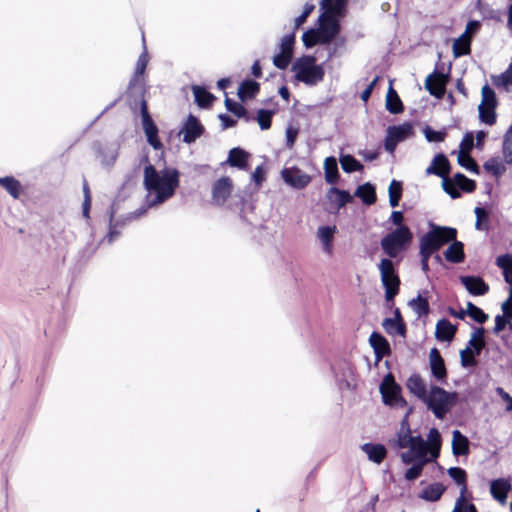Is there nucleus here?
I'll return each instance as SVG.
<instances>
[{
    "instance_id": "nucleus-17",
    "label": "nucleus",
    "mask_w": 512,
    "mask_h": 512,
    "mask_svg": "<svg viewBox=\"0 0 512 512\" xmlns=\"http://www.w3.org/2000/svg\"><path fill=\"white\" fill-rule=\"evenodd\" d=\"M429 361L432 376L438 382L445 384L447 382V369L444 359L436 347L430 350Z\"/></svg>"
},
{
    "instance_id": "nucleus-18",
    "label": "nucleus",
    "mask_w": 512,
    "mask_h": 512,
    "mask_svg": "<svg viewBox=\"0 0 512 512\" xmlns=\"http://www.w3.org/2000/svg\"><path fill=\"white\" fill-rule=\"evenodd\" d=\"M461 283L474 296H483L489 291V285L479 276H461Z\"/></svg>"
},
{
    "instance_id": "nucleus-43",
    "label": "nucleus",
    "mask_w": 512,
    "mask_h": 512,
    "mask_svg": "<svg viewBox=\"0 0 512 512\" xmlns=\"http://www.w3.org/2000/svg\"><path fill=\"white\" fill-rule=\"evenodd\" d=\"M0 185L14 198L17 199L21 193L20 182L13 176L0 177Z\"/></svg>"
},
{
    "instance_id": "nucleus-53",
    "label": "nucleus",
    "mask_w": 512,
    "mask_h": 512,
    "mask_svg": "<svg viewBox=\"0 0 512 512\" xmlns=\"http://www.w3.org/2000/svg\"><path fill=\"white\" fill-rule=\"evenodd\" d=\"M457 160H458V164L461 167L467 169L468 171H470L472 173H475V174H479L480 173V169H479L478 164L470 156V154L459 153Z\"/></svg>"
},
{
    "instance_id": "nucleus-63",
    "label": "nucleus",
    "mask_w": 512,
    "mask_h": 512,
    "mask_svg": "<svg viewBox=\"0 0 512 512\" xmlns=\"http://www.w3.org/2000/svg\"><path fill=\"white\" fill-rule=\"evenodd\" d=\"M315 6L311 3H306L303 7V12L295 18L294 31H296L308 18V16L312 13Z\"/></svg>"
},
{
    "instance_id": "nucleus-35",
    "label": "nucleus",
    "mask_w": 512,
    "mask_h": 512,
    "mask_svg": "<svg viewBox=\"0 0 512 512\" xmlns=\"http://www.w3.org/2000/svg\"><path fill=\"white\" fill-rule=\"evenodd\" d=\"M492 83L497 88H503L506 92H512V63L499 75L491 76Z\"/></svg>"
},
{
    "instance_id": "nucleus-40",
    "label": "nucleus",
    "mask_w": 512,
    "mask_h": 512,
    "mask_svg": "<svg viewBox=\"0 0 512 512\" xmlns=\"http://www.w3.org/2000/svg\"><path fill=\"white\" fill-rule=\"evenodd\" d=\"M386 109L391 114H399L404 110L403 103L392 86L389 87L386 95Z\"/></svg>"
},
{
    "instance_id": "nucleus-32",
    "label": "nucleus",
    "mask_w": 512,
    "mask_h": 512,
    "mask_svg": "<svg viewBox=\"0 0 512 512\" xmlns=\"http://www.w3.org/2000/svg\"><path fill=\"white\" fill-rule=\"evenodd\" d=\"M260 90V84L255 80L246 79L244 80L238 89V97L241 101L254 98Z\"/></svg>"
},
{
    "instance_id": "nucleus-1",
    "label": "nucleus",
    "mask_w": 512,
    "mask_h": 512,
    "mask_svg": "<svg viewBox=\"0 0 512 512\" xmlns=\"http://www.w3.org/2000/svg\"><path fill=\"white\" fill-rule=\"evenodd\" d=\"M180 173L175 168H165L160 172L148 164L144 169V187L148 191L147 207H154L171 198L179 186Z\"/></svg>"
},
{
    "instance_id": "nucleus-50",
    "label": "nucleus",
    "mask_w": 512,
    "mask_h": 512,
    "mask_svg": "<svg viewBox=\"0 0 512 512\" xmlns=\"http://www.w3.org/2000/svg\"><path fill=\"white\" fill-rule=\"evenodd\" d=\"M428 441L431 445V458L436 459L440 453L441 435L436 428H431L428 433Z\"/></svg>"
},
{
    "instance_id": "nucleus-3",
    "label": "nucleus",
    "mask_w": 512,
    "mask_h": 512,
    "mask_svg": "<svg viewBox=\"0 0 512 512\" xmlns=\"http://www.w3.org/2000/svg\"><path fill=\"white\" fill-rule=\"evenodd\" d=\"M294 77L298 82L307 86H315L322 82L325 70L322 65L316 64V58L312 55H303L297 58L291 67Z\"/></svg>"
},
{
    "instance_id": "nucleus-12",
    "label": "nucleus",
    "mask_w": 512,
    "mask_h": 512,
    "mask_svg": "<svg viewBox=\"0 0 512 512\" xmlns=\"http://www.w3.org/2000/svg\"><path fill=\"white\" fill-rule=\"evenodd\" d=\"M448 79L449 74H444L443 72L435 69L433 73L427 76L425 80V88L430 95L440 99L445 94Z\"/></svg>"
},
{
    "instance_id": "nucleus-58",
    "label": "nucleus",
    "mask_w": 512,
    "mask_h": 512,
    "mask_svg": "<svg viewBox=\"0 0 512 512\" xmlns=\"http://www.w3.org/2000/svg\"><path fill=\"white\" fill-rule=\"evenodd\" d=\"M496 108L491 107H478L479 119L487 125H493L496 122Z\"/></svg>"
},
{
    "instance_id": "nucleus-23",
    "label": "nucleus",
    "mask_w": 512,
    "mask_h": 512,
    "mask_svg": "<svg viewBox=\"0 0 512 512\" xmlns=\"http://www.w3.org/2000/svg\"><path fill=\"white\" fill-rule=\"evenodd\" d=\"M511 490V484L508 480L499 478L493 480L490 485V492L494 499L500 503H504L507 499L508 493Z\"/></svg>"
},
{
    "instance_id": "nucleus-64",
    "label": "nucleus",
    "mask_w": 512,
    "mask_h": 512,
    "mask_svg": "<svg viewBox=\"0 0 512 512\" xmlns=\"http://www.w3.org/2000/svg\"><path fill=\"white\" fill-rule=\"evenodd\" d=\"M474 147V136L473 133L467 132L461 143H460V153L469 154V152Z\"/></svg>"
},
{
    "instance_id": "nucleus-52",
    "label": "nucleus",
    "mask_w": 512,
    "mask_h": 512,
    "mask_svg": "<svg viewBox=\"0 0 512 512\" xmlns=\"http://www.w3.org/2000/svg\"><path fill=\"white\" fill-rule=\"evenodd\" d=\"M452 49L455 58L467 55L470 53V41L462 35L455 40Z\"/></svg>"
},
{
    "instance_id": "nucleus-19",
    "label": "nucleus",
    "mask_w": 512,
    "mask_h": 512,
    "mask_svg": "<svg viewBox=\"0 0 512 512\" xmlns=\"http://www.w3.org/2000/svg\"><path fill=\"white\" fill-rule=\"evenodd\" d=\"M369 343L374 350L376 362H379L384 356L391 353L388 340L378 332L371 333Z\"/></svg>"
},
{
    "instance_id": "nucleus-61",
    "label": "nucleus",
    "mask_w": 512,
    "mask_h": 512,
    "mask_svg": "<svg viewBox=\"0 0 512 512\" xmlns=\"http://www.w3.org/2000/svg\"><path fill=\"white\" fill-rule=\"evenodd\" d=\"M294 44H295V31L291 32L290 34H287L282 37L281 43H280V51L284 53H288L293 56V50H294Z\"/></svg>"
},
{
    "instance_id": "nucleus-57",
    "label": "nucleus",
    "mask_w": 512,
    "mask_h": 512,
    "mask_svg": "<svg viewBox=\"0 0 512 512\" xmlns=\"http://www.w3.org/2000/svg\"><path fill=\"white\" fill-rule=\"evenodd\" d=\"M224 104H225L226 109L229 112L233 113L238 118L245 117L247 114V110L242 104H240L228 97L225 98Z\"/></svg>"
},
{
    "instance_id": "nucleus-34",
    "label": "nucleus",
    "mask_w": 512,
    "mask_h": 512,
    "mask_svg": "<svg viewBox=\"0 0 512 512\" xmlns=\"http://www.w3.org/2000/svg\"><path fill=\"white\" fill-rule=\"evenodd\" d=\"M195 102L200 108H209L215 100V96L208 92L204 87L194 85L192 87Z\"/></svg>"
},
{
    "instance_id": "nucleus-13",
    "label": "nucleus",
    "mask_w": 512,
    "mask_h": 512,
    "mask_svg": "<svg viewBox=\"0 0 512 512\" xmlns=\"http://www.w3.org/2000/svg\"><path fill=\"white\" fill-rule=\"evenodd\" d=\"M204 131L205 128L199 119L193 114H189L183 123L180 133H183V142L191 144L201 137Z\"/></svg>"
},
{
    "instance_id": "nucleus-26",
    "label": "nucleus",
    "mask_w": 512,
    "mask_h": 512,
    "mask_svg": "<svg viewBox=\"0 0 512 512\" xmlns=\"http://www.w3.org/2000/svg\"><path fill=\"white\" fill-rule=\"evenodd\" d=\"M335 231V226H320L317 231V236L322 243L323 251L328 255H331L333 252V239Z\"/></svg>"
},
{
    "instance_id": "nucleus-30",
    "label": "nucleus",
    "mask_w": 512,
    "mask_h": 512,
    "mask_svg": "<svg viewBox=\"0 0 512 512\" xmlns=\"http://www.w3.org/2000/svg\"><path fill=\"white\" fill-rule=\"evenodd\" d=\"M409 391L414 394L420 400H424L427 395L426 384L424 383L421 376L417 373L412 374L406 383Z\"/></svg>"
},
{
    "instance_id": "nucleus-48",
    "label": "nucleus",
    "mask_w": 512,
    "mask_h": 512,
    "mask_svg": "<svg viewBox=\"0 0 512 512\" xmlns=\"http://www.w3.org/2000/svg\"><path fill=\"white\" fill-rule=\"evenodd\" d=\"M481 94H482V101L478 107H484V106L491 107V108L497 107L498 102H497L496 94H495L494 90L488 84H485L482 87Z\"/></svg>"
},
{
    "instance_id": "nucleus-60",
    "label": "nucleus",
    "mask_w": 512,
    "mask_h": 512,
    "mask_svg": "<svg viewBox=\"0 0 512 512\" xmlns=\"http://www.w3.org/2000/svg\"><path fill=\"white\" fill-rule=\"evenodd\" d=\"M449 476L461 487L467 486V474L466 471L460 467H451L448 469Z\"/></svg>"
},
{
    "instance_id": "nucleus-15",
    "label": "nucleus",
    "mask_w": 512,
    "mask_h": 512,
    "mask_svg": "<svg viewBox=\"0 0 512 512\" xmlns=\"http://www.w3.org/2000/svg\"><path fill=\"white\" fill-rule=\"evenodd\" d=\"M233 190V183L229 177H221L212 186V202L218 206L223 205Z\"/></svg>"
},
{
    "instance_id": "nucleus-51",
    "label": "nucleus",
    "mask_w": 512,
    "mask_h": 512,
    "mask_svg": "<svg viewBox=\"0 0 512 512\" xmlns=\"http://www.w3.org/2000/svg\"><path fill=\"white\" fill-rule=\"evenodd\" d=\"M147 64H148V53L146 51V48H144V51L140 54V56L138 57V60L136 62L134 75L130 80L129 86H132L134 84V82L137 80V78L140 75L144 74Z\"/></svg>"
},
{
    "instance_id": "nucleus-11",
    "label": "nucleus",
    "mask_w": 512,
    "mask_h": 512,
    "mask_svg": "<svg viewBox=\"0 0 512 512\" xmlns=\"http://www.w3.org/2000/svg\"><path fill=\"white\" fill-rule=\"evenodd\" d=\"M281 176L287 185L297 190L304 189L311 182L310 175L296 166L291 168H284L281 171Z\"/></svg>"
},
{
    "instance_id": "nucleus-28",
    "label": "nucleus",
    "mask_w": 512,
    "mask_h": 512,
    "mask_svg": "<svg viewBox=\"0 0 512 512\" xmlns=\"http://www.w3.org/2000/svg\"><path fill=\"white\" fill-rule=\"evenodd\" d=\"M329 201L336 205L337 209L345 207L352 201V196L347 190H341L337 187H331L327 192Z\"/></svg>"
},
{
    "instance_id": "nucleus-20",
    "label": "nucleus",
    "mask_w": 512,
    "mask_h": 512,
    "mask_svg": "<svg viewBox=\"0 0 512 512\" xmlns=\"http://www.w3.org/2000/svg\"><path fill=\"white\" fill-rule=\"evenodd\" d=\"M428 232L435 234L434 240L439 244V248L455 240L457 237V230L455 228L438 226L433 223H430V230Z\"/></svg>"
},
{
    "instance_id": "nucleus-39",
    "label": "nucleus",
    "mask_w": 512,
    "mask_h": 512,
    "mask_svg": "<svg viewBox=\"0 0 512 512\" xmlns=\"http://www.w3.org/2000/svg\"><path fill=\"white\" fill-rule=\"evenodd\" d=\"M382 326L386 333L391 336H402L405 337L407 332V327L404 321H397L391 318H385L382 322Z\"/></svg>"
},
{
    "instance_id": "nucleus-38",
    "label": "nucleus",
    "mask_w": 512,
    "mask_h": 512,
    "mask_svg": "<svg viewBox=\"0 0 512 512\" xmlns=\"http://www.w3.org/2000/svg\"><path fill=\"white\" fill-rule=\"evenodd\" d=\"M325 181L329 184H336L339 180V171L336 158L327 157L324 161Z\"/></svg>"
},
{
    "instance_id": "nucleus-4",
    "label": "nucleus",
    "mask_w": 512,
    "mask_h": 512,
    "mask_svg": "<svg viewBox=\"0 0 512 512\" xmlns=\"http://www.w3.org/2000/svg\"><path fill=\"white\" fill-rule=\"evenodd\" d=\"M458 394L448 392L439 386H431L423 402L437 419H443L457 402Z\"/></svg>"
},
{
    "instance_id": "nucleus-31",
    "label": "nucleus",
    "mask_w": 512,
    "mask_h": 512,
    "mask_svg": "<svg viewBox=\"0 0 512 512\" xmlns=\"http://www.w3.org/2000/svg\"><path fill=\"white\" fill-rule=\"evenodd\" d=\"M452 452L455 456L469 454V440L459 430L453 431Z\"/></svg>"
},
{
    "instance_id": "nucleus-25",
    "label": "nucleus",
    "mask_w": 512,
    "mask_h": 512,
    "mask_svg": "<svg viewBox=\"0 0 512 512\" xmlns=\"http://www.w3.org/2000/svg\"><path fill=\"white\" fill-rule=\"evenodd\" d=\"M368 459L376 464H380L387 455V449L383 444L365 443L361 446Z\"/></svg>"
},
{
    "instance_id": "nucleus-49",
    "label": "nucleus",
    "mask_w": 512,
    "mask_h": 512,
    "mask_svg": "<svg viewBox=\"0 0 512 512\" xmlns=\"http://www.w3.org/2000/svg\"><path fill=\"white\" fill-rule=\"evenodd\" d=\"M466 314L479 324H484L489 318L488 314L472 302H467Z\"/></svg>"
},
{
    "instance_id": "nucleus-33",
    "label": "nucleus",
    "mask_w": 512,
    "mask_h": 512,
    "mask_svg": "<svg viewBox=\"0 0 512 512\" xmlns=\"http://www.w3.org/2000/svg\"><path fill=\"white\" fill-rule=\"evenodd\" d=\"M354 195L360 198L365 205H372L377 200L375 186L369 182L360 185Z\"/></svg>"
},
{
    "instance_id": "nucleus-46",
    "label": "nucleus",
    "mask_w": 512,
    "mask_h": 512,
    "mask_svg": "<svg viewBox=\"0 0 512 512\" xmlns=\"http://www.w3.org/2000/svg\"><path fill=\"white\" fill-rule=\"evenodd\" d=\"M452 181L462 191L471 193L476 189V183L474 180L467 178L463 173H456Z\"/></svg>"
},
{
    "instance_id": "nucleus-22",
    "label": "nucleus",
    "mask_w": 512,
    "mask_h": 512,
    "mask_svg": "<svg viewBox=\"0 0 512 512\" xmlns=\"http://www.w3.org/2000/svg\"><path fill=\"white\" fill-rule=\"evenodd\" d=\"M457 331V326L453 325L448 319L442 318L436 324L435 337L439 341H451Z\"/></svg>"
},
{
    "instance_id": "nucleus-44",
    "label": "nucleus",
    "mask_w": 512,
    "mask_h": 512,
    "mask_svg": "<svg viewBox=\"0 0 512 512\" xmlns=\"http://www.w3.org/2000/svg\"><path fill=\"white\" fill-rule=\"evenodd\" d=\"M340 164L346 173L361 171L363 165L354 156L345 154L340 156Z\"/></svg>"
},
{
    "instance_id": "nucleus-45",
    "label": "nucleus",
    "mask_w": 512,
    "mask_h": 512,
    "mask_svg": "<svg viewBox=\"0 0 512 512\" xmlns=\"http://www.w3.org/2000/svg\"><path fill=\"white\" fill-rule=\"evenodd\" d=\"M402 182L393 179L389 185L388 194H389V204L391 207L395 208L399 205L400 199L402 197Z\"/></svg>"
},
{
    "instance_id": "nucleus-47",
    "label": "nucleus",
    "mask_w": 512,
    "mask_h": 512,
    "mask_svg": "<svg viewBox=\"0 0 512 512\" xmlns=\"http://www.w3.org/2000/svg\"><path fill=\"white\" fill-rule=\"evenodd\" d=\"M409 305L412 307L418 317L427 316L430 312V306L427 298H424L421 295H418L417 298L412 299L409 302Z\"/></svg>"
},
{
    "instance_id": "nucleus-6",
    "label": "nucleus",
    "mask_w": 512,
    "mask_h": 512,
    "mask_svg": "<svg viewBox=\"0 0 512 512\" xmlns=\"http://www.w3.org/2000/svg\"><path fill=\"white\" fill-rule=\"evenodd\" d=\"M413 234L406 225H400L381 239V248L390 258H395L411 243Z\"/></svg>"
},
{
    "instance_id": "nucleus-42",
    "label": "nucleus",
    "mask_w": 512,
    "mask_h": 512,
    "mask_svg": "<svg viewBox=\"0 0 512 512\" xmlns=\"http://www.w3.org/2000/svg\"><path fill=\"white\" fill-rule=\"evenodd\" d=\"M346 43H347V40L344 36H341V37L336 36L334 38V40H332V42H330L329 44H325L326 50L328 52L327 59L331 60L334 57L341 56L342 53L346 49Z\"/></svg>"
},
{
    "instance_id": "nucleus-21",
    "label": "nucleus",
    "mask_w": 512,
    "mask_h": 512,
    "mask_svg": "<svg viewBox=\"0 0 512 512\" xmlns=\"http://www.w3.org/2000/svg\"><path fill=\"white\" fill-rule=\"evenodd\" d=\"M409 450L403 452L401 454V461L404 464L416 463L420 460H425L427 458V443H422L419 445H413L408 447Z\"/></svg>"
},
{
    "instance_id": "nucleus-36",
    "label": "nucleus",
    "mask_w": 512,
    "mask_h": 512,
    "mask_svg": "<svg viewBox=\"0 0 512 512\" xmlns=\"http://www.w3.org/2000/svg\"><path fill=\"white\" fill-rule=\"evenodd\" d=\"M434 238L435 234L433 232H427L420 238V255L432 256L440 249Z\"/></svg>"
},
{
    "instance_id": "nucleus-10",
    "label": "nucleus",
    "mask_w": 512,
    "mask_h": 512,
    "mask_svg": "<svg viewBox=\"0 0 512 512\" xmlns=\"http://www.w3.org/2000/svg\"><path fill=\"white\" fill-rule=\"evenodd\" d=\"M411 412H412V409L409 408L408 411L406 412L403 420L401 421L400 430L397 432L396 444H397V447L402 448V449L408 448L413 445H419V444L425 443L422 436H420V435L413 436L411 434V429H410V426L408 423V417Z\"/></svg>"
},
{
    "instance_id": "nucleus-14",
    "label": "nucleus",
    "mask_w": 512,
    "mask_h": 512,
    "mask_svg": "<svg viewBox=\"0 0 512 512\" xmlns=\"http://www.w3.org/2000/svg\"><path fill=\"white\" fill-rule=\"evenodd\" d=\"M485 346L486 343L469 340L466 347L460 351V362L462 367H475L478 364L476 357L482 353Z\"/></svg>"
},
{
    "instance_id": "nucleus-27",
    "label": "nucleus",
    "mask_w": 512,
    "mask_h": 512,
    "mask_svg": "<svg viewBox=\"0 0 512 512\" xmlns=\"http://www.w3.org/2000/svg\"><path fill=\"white\" fill-rule=\"evenodd\" d=\"M249 156V153L242 148L235 147L229 151L227 163L231 167H237L238 169L243 170L247 168Z\"/></svg>"
},
{
    "instance_id": "nucleus-62",
    "label": "nucleus",
    "mask_w": 512,
    "mask_h": 512,
    "mask_svg": "<svg viewBox=\"0 0 512 512\" xmlns=\"http://www.w3.org/2000/svg\"><path fill=\"white\" fill-rule=\"evenodd\" d=\"M292 60V55L284 52H279L273 57V64L281 70H285Z\"/></svg>"
},
{
    "instance_id": "nucleus-9",
    "label": "nucleus",
    "mask_w": 512,
    "mask_h": 512,
    "mask_svg": "<svg viewBox=\"0 0 512 512\" xmlns=\"http://www.w3.org/2000/svg\"><path fill=\"white\" fill-rule=\"evenodd\" d=\"M141 115H142V125L147 137V142L155 149L159 150L163 147L159 137H158V128L156 124L153 122L148 109L146 101H142L141 104Z\"/></svg>"
},
{
    "instance_id": "nucleus-54",
    "label": "nucleus",
    "mask_w": 512,
    "mask_h": 512,
    "mask_svg": "<svg viewBox=\"0 0 512 512\" xmlns=\"http://www.w3.org/2000/svg\"><path fill=\"white\" fill-rule=\"evenodd\" d=\"M429 462V459L420 460L414 463L410 468H408L405 472V479L407 481L416 480L422 473L423 467Z\"/></svg>"
},
{
    "instance_id": "nucleus-2",
    "label": "nucleus",
    "mask_w": 512,
    "mask_h": 512,
    "mask_svg": "<svg viewBox=\"0 0 512 512\" xmlns=\"http://www.w3.org/2000/svg\"><path fill=\"white\" fill-rule=\"evenodd\" d=\"M318 22L319 26L317 28H310L302 35L303 45L306 48L329 44L341 31V24H338L335 20L326 19L320 15Z\"/></svg>"
},
{
    "instance_id": "nucleus-8",
    "label": "nucleus",
    "mask_w": 512,
    "mask_h": 512,
    "mask_svg": "<svg viewBox=\"0 0 512 512\" xmlns=\"http://www.w3.org/2000/svg\"><path fill=\"white\" fill-rule=\"evenodd\" d=\"M380 393L383 403L395 408H403L407 405L401 395V387L395 382L391 373L387 374L380 384Z\"/></svg>"
},
{
    "instance_id": "nucleus-55",
    "label": "nucleus",
    "mask_w": 512,
    "mask_h": 512,
    "mask_svg": "<svg viewBox=\"0 0 512 512\" xmlns=\"http://www.w3.org/2000/svg\"><path fill=\"white\" fill-rule=\"evenodd\" d=\"M483 167L487 172L491 173L495 177L501 176L505 171V166L501 164L497 158L487 160Z\"/></svg>"
},
{
    "instance_id": "nucleus-37",
    "label": "nucleus",
    "mask_w": 512,
    "mask_h": 512,
    "mask_svg": "<svg viewBox=\"0 0 512 512\" xmlns=\"http://www.w3.org/2000/svg\"><path fill=\"white\" fill-rule=\"evenodd\" d=\"M445 491V486L441 483H432L425 487L419 497L426 501L435 502L441 498Z\"/></svg>"
},
{
    "instance_id": "nucleus-16",
    "label": "nucleus",
    "mask_w": 512,
    "mask_h": 512,
    "mask_svg": "<svg viewBox=\"0 0 512 512\" xmlns=\"http://www.w3.org/2000/svg\"><path fill=\"white\" fill-rule=\"evenodd\" d=\"M324 12L321 14L324 18L335 20L338 24L346 17L348 13V0H331L321 6Z\"/></svg>"
},
{
    "instance_id": "nucleus-24",
    "label": "nucleus",
    "mask_w": 512,
    "mask_h": 512,
    "mask_svg": "<svg viewBox=\"0 0 512 512\" xmlns=\"http://www.w3.org/2000/svg\"><path fill=\"white\" fill-rule=\"evenodd\" d=\"M451 242L444 252L445 259L454 264L462 263L465 260L464 244L456 239Z\"/></svg>"
},
{
    "instance_id": "nucleus-7",
    "label": "nucleus",
    "mask_w": 512,
    "mask_h": 512,
    "mask_svg": "<svg viewBox=\"0 0 512 512\" xmlns=\"http://www.w3.org/2000/svg\"><path fill=\"white\" fill-rule=\"evenodd\" d=\"M382 285L385 289V300L393 302L395 296L399 293L400 278L395 270L394 263L389 258H383L379 265Z\"/></svg>"
},
{
    "instance_id": "nucleus-59",
    "label": "nucleus",
    "mask_w": 512,
    "mask_h": 512,
    "mask_svg": "<svg viewBox=\"0 0 512 512\" xmlns=\"http://www.w3.org/2000/svg\"><path fill=\"white\" fill-rule=\"evenodd\" d=\"M424 135L428 142H442L445 140L447 135L446 131L443 130H434L430 126H426L424 128Z\"/></svg>"
},
{
    "instance_id": "nucleus-41",
    "label": "nucleus",
    "mask_w": 512,
    "mask_h": 512,
    "mask_svg": "<svg viewBox=\"0 0 512 512\" xmlns=\"http://www.w3.org/2000/svg\"><path fill=\"white\" fill-rule=\"evenodd\" d=\"M496 265L502 270L504 280L512 285V254L506 253L498 256Z\"/></svg>"
},
{
    "instance_id": "nucleus-29",
    "label": "nucleus",
    "mask_w": 512,
    "mask_h": 512,
    "mask_svg": "<svg viewBox=\"0 0 512 512\" xmlns=\"http://www.w3.org/2000/svg\"><path fill=\"white\" fill-rule=\"evenodd\" d=\"M387 133L400 143L413 136L414 129L410 122H404L400 125L389 126Z\"/></svg>"
},
{
    "instance_id": "nucleus-56",
    "label": "nucleus",
    "mask_w": 512,
    "mask_h": 512,
    "mask_svg": "<svg viewBox=\"0 0 512 512\" xmlns=\"http://www.w3.org/2000/svg\"><path fill=\"white\" fill-rule=\"evenodd\" d=\"M274 112L267 109H259L257 112V122L262 130H267L271 127L272 116Z\"/></svg>"
},
{
    "instance_id": "nucleus-5",
    "label": "nucleus",
    "mask_w": 512,
    "mask_h": 512,
    "mask_svg": "<svg viewBox=\"0 0 512 512\" xmlns=\"http://www.w3.org/2000/svg\"><path fill=\"white\" fill-rule=\"evenodd\" d=\"M451 171V165L445 154L439 153L437 154L431 164L426 169V174L428 175H436L442 178V188L443 190L452 198L457 199L461 197V190L454 184L452 179L448 178V175Z\"/></svg>"
}]
</instances>
